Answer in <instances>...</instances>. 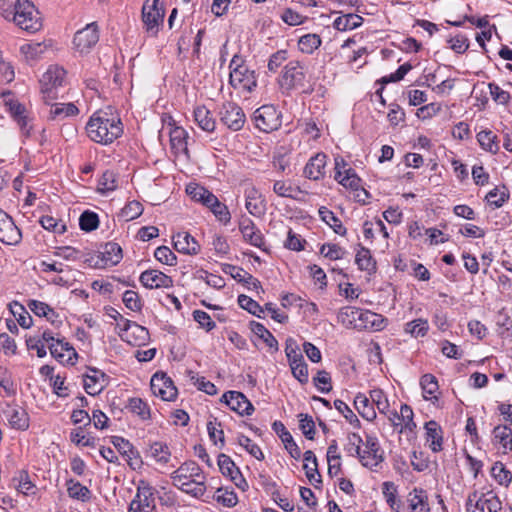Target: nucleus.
I'll return each instance as SVG.
<instances>
[{"label": "nucleus", "instance_id": "14", "mask_svg": "<svg viewBox=\"0 0 512 512\" xmlns=\"http://www.w3.org/2000/svg\"><path fill=\"white\" fill-rule=\"evenodd\" d=\"M219 114L221 122L233 131L240 130L245 123L242 108L233 102L224 103Z\"/></svg>", "mask_w": 512, "mask_h": 512}, {"label": "nucleus", "instance_id": "35", "mask_svg": "<svg viewBox=\"0 0 512 512\" xmlns=\"http://www.w3.org/2000/svg\"><path fill=\"white\" fill-rule=\"evenodd\" d=\"M420 385L423 390L424 398L429 400H438L435 395L439 389L438 381L432 374H424L420 379Z\"/></svg>", "mask_w": 512, "mask_h": 512}, {"label": "nucleus", "instance_id": "64", "mask_svg": "<svg viewBox=\"0 0 512 512\" xmlns=\"http://www.w3.org/2000/svg\"><path fill=\"white\" fill-rule=\"evenodd\" d=\"M483 501L488 512H500L502 510L500 499L492 491L483 493Z\"/></svg>", "mask_w": 512, "mask_h": 512}, {"label": "nucleus", "instance_id": "49", "mask_svg": "<svg viewBox=\"0 0 512 512\" xmlns=\"http://www.w3.org/2000/svg\"><path fill=\"white\" fill-rule=\"evenodd\" d=\"M206 479H202L201 481L198 480H191V481H185V484L183 486H176L178 489L182 490L183 492L190 494L193 497L199 498L202 497L206 491L205 486Z\"/></svg>", "mask_w": 512, "mask_h": 512}, {"label": "nucleus", "instance_id": "38", "mask_svg": "<svg viewBox=\"0 0 512 512\" xmlns=\"http://www.w3.org/2000/svg\"><path fill=\"white\" fill-rule=\"evenodd\" d=\"M79 113L78 108L73 103H59L52 105L50 109L51 119H64L66 117L76 116Z\"/></svg>", "mask_w": 512, "mask_h": 512}, {"label": "nucleus", "instance_id": "33", "mask_svg": "<svg viewBox=\"0 0 512 512\" xmlns=\"http://www.w3.org/2000/svg\"><path fill=\"white\" fill-rule=\"evenodd\" d=\"M252 332L274 351L278 350V342L272 333L261 323L252 321L250 323Z\"/></svg>", "mask_w": 512, "mask_h": 512}, {"label": "nucleus", "instance_id": "57", "mask_svg": "<svg viewBox=\"0 0 512 512\" xmlns=\"http://www.w3.org/2000/svg\"><path fill=\"white\" fill-rule=\"evenodd\" d=\"M238 443L242 446L250 455L258 460L264 459V454L260 447L254 443L249 437L240 435L238 437Z\"/></svg>", "mask_w": 512, "mask_h": 512}, {"label": "nucleus", "instance_id": "29", "mask_svg": "<svg viewBox=\"0 0 512 512\" xmlns=\"http://www.w3.org/2000/svg\"><path fill=\"white\" fill-rule=\"evenodd\" d=\"M426 430V442L429 443V447L433 452H439L442 450V429L436 421H429L425 424Z\"/></svg>", "mask_w": 512, "mask_h": 512}, {"label": "nucleus", "instance_id": "5", "mask_svg": "<svg viewBox=\"0 0 512 512\" xmlns=\"http://www.w3.org/2000/svg\"><path fill=\"white\" fill-rule=\"evenodd\" d=\"M66 70L59 65H51L40 79L43 99L48 102L57 98V89L63 86L66 79Z\"/></svg>", "mask_w": 512, "mask_h": 512}, {"label": "nucleus", "instance_id": "32", "mask_svg": "<svg viewBox=\"0 0 512 512\" xmlns=\"http://www.w3.org/2000/svg\"><path fill=\"white\" fill-rule=\"evenodd\" d=\"M354 406L358 413L367 421H373L376 418L374 406L364 394H357L354 399Z\"/></svg>", "mask_w": 512, "mask_h": 512}, {"label": "nucleus", "instance_id": "43", "mask_svg": "<svg viewBox=\"0 0 512 512\" xmlns=\"http://www.w3.org/2000/svg\"><path fill=\"white\" fill-rule=\"evenodd\" d=\"M11 313L16 317L17 322L23 328H30L32 325V317L25 310L24 306L16 301L9 304Z\"/></svg>", "mask_w": 512, "mask_h": 512}, {"label": "nucleus", "instance_id": "37", "mask_svg": "<svg viewBox=\"0 0 512 512\" xmlns=\"http://www.w3.org/2000/svg\"><path fill=\"white\" fill-rule=\"evenodd\" d=\"M0 388L4 391L6 397H14L17 394V386L12 373L6 367H0Z\"/></svg>", "mask_w": 512, "mask_h": 512}, {"label": "nucleus", "instance_id": "50", "mask_svg": "<svg viewBox=\"0 0 512 512\" xmlns=\"http://www.w3.org/2000/svg\"><path fill=\"white\" fill-rule=\"evenodd\" d=\"M143 212V206L139 201L133 200L122 208L119 217L128 222L139 217Z\"/></svg>", "mask_w": 512, "mask_h": 512}, {"label": "nucleus", "instance_id": "16", "mask_svg": "<svg viewBox=\"0 0 512 512\" xmlns=\"http://www.w3.org/2000/svg\"><path fill=\"white\" fill-rule=\"evenodd\" d=\"M21 238L20 229L14 224L12 218L0 210V241L7 245H16Z\"/></svg>", "mask_w": 512, "mask_h": 512}, {"label": "nucleus", "instance_id": "54", "mask_svg": "<svg viewBox=\"0 0 512 512\" xmlns=\"http://www.w3.org/2000/svg\"><path fill=\"white\" fill-rule=\"evenodd\" d=\"M492 476L500 485L507 486L512 480V474L501 462H496L491 469Z\"/></svg>", "mask_w": 512, "mask_h": 512}, {"label": "nucleus", "instance_id": "60", "mask_svg": "<svg viewBox=\"0 0 512 512\" xmlns=\"http://www.w3.org/2000/svg\"><path fill=\"white\" fill-rule=\"evenodd\" d=\"M299 417V427L302 433L307 439L313 440L315 436V424L312 417L307 414H300Z\"/></svg>", "mask_w": 512, "mask_h": 512}, {"label": "nucleus", "instance_id": "56", "mask_svg": "<svg viewBox=\"0 0 512 512\" xmlns=\"http://www.w3.org/2000/svg\"><path fill=\"white\" fill-rule=\"evenodd\" d=\"M80 228L84 231L90 232L97 229L99 225L98 215L91 211H85L79 218Z\"/></svg>", "mask_w": 512, "mask_h": 512}, {"label": "nucleus", "instance_id": "30", "mask_svg": "<svg viewBox=\"0 0 512 512\" xmlns=\"http://www.w3.org/2000/svg\"><path fill=\"white\" fill-rule=\"evenodd\" d=\"M194 120L196 124L206 132H213L216 127V121L211 112L205 106H198L194 109Z\"/></svg>", "mask_w": 512, "mask_h": 512}, {"label": "nucleus", "instance_id": "63", "mask_svg": "<svg viewBox=\"0 0 512 512\" xmlns=\"http://www.w3.org/2000/svg\"><path fill=\"white\" fill-rule=\"evenodd\" d=\"M320 253L330 260H338L343 258L345 251L337 244H323Z\"/></svg>", "mask_w": 512, "mask_h": 512}, {"label": "nucleus", "instance_id": "46", "mask_svg": "<svg viewBox=\"0 0 512 512\" xmlns=\"http://www.w3.org/2000/svg\"><path fill=\"white\" fill-rule=\"evenodd\" d=\"M509 198V192L505 186L494 188L485 197L487 202L495 208H500Z\"/></svg>", "mask_w": 512, "mask_h": 512}, {"label": "nucleus", "instance_id": "7", "mask_svg": "<svg viewBox=\"0 0 512 512\" xmlns=\"http://www.w3.org/2000/svg\"><path fill=\"white\" fill-rule=\"evenodd\" d=\"M165 10L161 0L148 1L142 7V21L150 36H157L164 21Z\"/></svg>", "mask_w": 512, "mask_h": 512}, {"label": "nucleus", "instance_id": "39", "mask_svg": "<svg viewBox=\"0 0 512 512\" xmlns=\"http://www.w3.org/2000/svg\"><path fill=\"white\" fill-rule=\"evenodd\" d=\"M319 215L321 219L329 225L333 231L341 236H344L347 232L346 228L342 225L340 219H338L335 214L327 209L326 207H321L319 209Z\"/></svg>", "mask_w": 512, "mask_h": 512}, {"label": "nucleus", "instance_id": "23", "mask_svg": "<svg viewBox=\"0 0 512 512\" xmlns=\"http://www.w3.org/2000/svg\"><path fill=\"white\" fill-rule=\"evenodd\" d=\"M51 355L61 363L67 362L74 364L73 359L77 358L75 349L68 342L57 339L49 345Z\"/></svg>", "mask_w": 512, "mask_h": 512}, {"label": "nucleus", "instance_id": "24", "mask_svg": "<svg viewBox=\"0 0 512 512\" xmlns=\"http://www.w3.org/2000/svg\"><path fill=\"white\" fill-rule=\"evenodd\" d=\"M243 238L251 245L264 249V237L259 229L256 228L253 221L249 218H244L239 225Z\"/></svg>", "mask_w": 512, "mask_h": 512}, {"label": "nucleus", "instance_id": "34", "mask_svg": "<svg viewBox=\"0 0 512 512\" xmlns=\"http://www.w3.org/2000/svg\"><path fill=\"white\" fill-rule=\"evenodd\" d=\"M494 440L502 445L503 452L512 450V430L508 426L498 425L493 430Z\"/></svg>", "mask_w": 512, "mask_h": 512}, {"label": "nucleus", "instance_id": "8", "mask_svg": "<svg viewBox=\"0 0 512 512\" xmlns=\"http://www.w3.org/2000/svg\"><path fill=\"white\" fill-rule=\"evenodd\" d=\"M122 249L115 242H108L98 254L90 256L86 261L94 268H106L117 265L122 259Z\"/></svg>", "mask_w": 512, "mask_h": 512}, {"label": "nucleus", "instance_id": "59", "mask_svg": "<svg viewBox=\"0 0 512 512\" xmlns=\"http://www.w3.org/2000/svg\"><path fill=\"white\" fill-rule=\"evenodd\" d=\"M155 258L166 265L174 266L177 264L176 255L167 246H160L154 252Z\"/></svg>", "mask_w": 512, "mask_h": 512}, {"label": "nucleus", "instance_id": "62", "mask_svg": "<svg viewBox=\"0 0 512 512\" xmlns=\"http://www.w3.org/2000/svg\"><path fill=\"white\" fill-rule=\"evenodd\" d=\"M313 382L323 393H328L332 390L331 377L325 370L318 371L317 375L313 378Z\"/></svg>", "mask_w": 512, "mask_h": 512}, {"label": "nucleus", "instance_id": "31", "mask_svg": "<svg viewBox=\"0 0 512 512\" xmlns=\"http://www.w3.org/2000/svg\"><path fill=\"white\" fill-rule=\"evenodd\" d=\"M355 263L360 270L366 271L368 274L376 272V261L373 259L370 250L365 247H361L357 251Z\"/></svg>", "mask_w": 512, "mask_h": 512}, {"label": "nucleus", "instance_id": "15", "mask_svg": "<svg viewBox=\"0 0 512 512\" xmlns=\"http://www.w3.org/2000/svg\"><path fill=\"white\" fill-rule=\"evenodd\" d=\"M361 454V464L370 469L377 467L384 459L378 440L373 436H366L365 449L361 450Z\"/></svg>", "mask_w": 512, "mask_h": 512}, {"label": "nucleus", "instance_id": "51", "mask_svg": "<svg viewBox=\"0 0 512 512\" xmlns=\"http://www.w3.org/2000/svg\"><path fill=\"white\" fill-rule=\"evenodd\" d=\"M6 105L8 106L9 112L11 113L12 117L18 122L21 129L25 131L27 127L26 117L24 115L25 107L18 101L14 100L6 102Z\"/></svg>", "mask_w": 512, "mask_h": 512}, {"label": "nucleus", "instance_id": "22", "mask_svg": "<svg viewBox=\"0 0 512 512\" xmlns=\"http://www.w3.org/2000/svg\"><path fill=\"white\" fill-rule=\"evenodd\" d=\"M343 159H335V179L346 188L358 191L360 188L361 179L357 176L355 171L351 168L345 170V175L342 176L341 168L345 167Z\"/></svg>", "mask_w": 512, "mask_h": 512}, {"label": "nucleus", "instance_id": "9", "mask_svg": "<svg viewBox=\"0 0 512 512\" xmlns=\"http://www.w3.org/2000/svg\"><path fill=\"white\" fill-rule=\"evenodd\" d=\"M154 488L148 482H139L137 493L129 506V512H154Z\"/></svg>", "mask_w": 512, "mask_h": 512}, {"label": "nucleus", "instance_id": "36", "mask_svg": "<svg viewBox=\"0 0 512 512\" xmlns=\"http://www.w3.org/2000/svg\"><path fill=\"white\" fill-rule=\"evenodd\" d=\"M413 495L410 494L409 507L411 512H430L427 496L422 489H414Z\"/></svg>", "mask_w": 512, "mask_h": 512}, {"label": "nucleus", "instance_id": "3", "mask_svg": "<svg viewBox=\"0 0 512 512\" xmlns=\"http://www.w3.org/2000/svg\"><path fill=\"white\" fill-rule=\"evenodd\" d=\"M338 321L348 329L380 331L385 327V319L370 310L347 306L340 309Z\"/></svg>", "mask_w": 512, "mask_h": 512}, {"label": "nucleus", "instance_id": "21", "mask_svg": "<svg viewBox=\"0 0 512 512\" xmlns=\"http://www.w3.org/2000/svg\"><path fill=\"white\" fill-rule=\"evenodd\" d=\"M218 466L221 473L229 477L231 481L239 488L244 489L243 485L247 486L245 479L242 477L241 472L232 459L226 454H220L218 456Z\"/></svg>", "mask_w": 512, "mask_h": 512}, {"label": "nucleus", "instance_id": "45", "mask_svg": "<svg viewBox=\"0 0 512 512\" xmlns=\"http://www.w3.org/2000/svg\"><path fill=\"white\" fill-rule=\"evenodd\" d=\"M150 455L156 462L167 464L170 460L171 452L165 443L154 442L150 446Z\"/></svg>", "mask_w": 512, "mask_h": 512}, {"label": "nucleus", "instance_id": "13", "mask_svg": "<svg viewBox=\"0 0 512 512\" xmlns=\"http://www.w3.org/2000/svg\"><path fill=\"white\" fill-rule=\"evenodd\" d=\"M174 486H183L185 481L206 479L202 469L195 461H186L171 474Z\"/></svg>", "mask_w": 512, "mask_h": 512}, {"label": "nucleus", "instance_id": "1", "mask_svg": "<svg viewBox=\"0 0 512 512\" xmlns=\"http://www.w3.org/2000/svg\"><path fill=\"white\" fill-rule=\"evenodd\" d=\"M0 16L28 32H36L42 26L39 12L29 0H0Z\"/></svg>", "mask_w": 512, "mask_h": 512}, {"label": "nucleus", "instance_id": "40", "mask_svg": "<svg viewBox=\"0 0 512 512\" xmlns=\"http://www.w3.org/2000/svg\"><path fill=\"white\" fill-rule=\"evenodd\" d=\"M382 492L390 508L395 512H400L402 503L400 500H397V488L395 484L389 481L384 482Z\"/></svg>", "mask_w": 512, "mask_h": 512}, {"label": "nucleus", "instance_id": "52", "mask_svg": "<svg viewBox=\"0 0 512 512\" xmlns=\"http://www.w3.org/2000/svg\"><path fill=\"white\" fill-rule=\"evenodd\" d=\"M238 304L241 308L247 310L249 313L261 318V314L264 312V308L261 307L255 300L247 295L238 296Z\"/></svg>", "mask_w": 512, "mask_h": 512}, {"label": "nucleus", "instance_id": "4", "mask_svg": "<svg viewBox=\"0 0 512 512\" xmlns=\"http://www.w3.org/2000/svg\"><path fill=\"white\" fill-rule=\"evenodd\" d=\"M229 67V82L235 89L251 92L256 87L254 71L243 64L242 58L234 56Z\"/></svg>", "mask_w": 512, "mask_h": 512}, {"label": "nucleus", "instance_id": "17", "mask_svg": "<svg viewBox=\"0 0 512 512\" xmlns=\"http://www.w3.org/2000/svg\"><path fill=\"white\" fill-rule=\"evenodd\" d=\"M2 411L12 428L22 431L29 428V415L19 405L6 403Z\"/></svg>", "mask_w": 512, "mask_h": 512}, {"label": "nucleus", "instance_id": "41", "mask_svg": "<svg viewBox=\"0 0 512 512\" xmlns=\"http://www.w3.org/2000/svg\"><path fill=\"white\" fill-rule=\"evenodd\" d=\"M363 18L356 14H347L334 21V28L339 31L352 30L361 25Z\"/></svg>", "mask_w": 512, "mask_h": 512}, {"label": "nucleus", "instance_id": "20", "mask_svg": "<svg viewBox=\"0 0 512 512\" xmlns=\"http://www.w3.org/2000/svg\"><path fill=\"white\" fill-rule=\"evenodd\" d=\"M113 444L116 449L126 457L128 465L133 469H140L143 462L138 453L133 447V445L126 439L122 437H114Z\"/></svg>", "mask_w": 512, "mask_h": 512}, {"label": "nucleus", "instance_id": "25", "mask_svg": "<svg viewBox=\"0 0 512 512\" xmlns=\"http://www.w3.org/2000/svg\"><path fill=\"white\" fill-rule=\"evenodd\" d=\"M174 248L183 254L196 255L200 245L188 232H179L173 236Z\"/></svg>", "mask_w": 512, "mask_h": 512}, {"label": "nucleus", "instance_id": "12", "mask_svg": "<svg viewBox=\"0 0 512 512\" xmlns=\"http://www.w3.org/2000/svg\"><path fill=\"white\" fill-rule=\"evenodd\" d=\"M152 393L164 401H172L177 396V388L165 373H155L150 382Z\"/></svg>", "mask_w": 512, "mask_h": 512}, {"label": "nucleus", "instance_id": "19", "mask_svg": "<svg viewBox=\"0 0 512 512\" xmlns=\"http://www.w3.org/2000/svg\"><path fill=\"white\" fill-rule=\"evenodd\" d=\"M222 401L226 403L231 410L240 415H250L254 407L246 396L238 391H228L223 394Z\"/></svg>", "mask_w": 512, "mask_h": 512}, {"label": "nucleus", "instance_id": "2", "mask_svg": "<svg viewBox=\"0 0 512 512\" xmlns=\"http://www.w3.org/2000/svg\"><path fill=\"white\" fill-rule=\"evenodd\" d=\"M86 131L92 141L108 145L122 135L123 127L118 117H109L107 112L98 111L90 117Z\"/></svg>", "mask_w": 512, "mask_h": 512}, {"label": "nucleus", "instance_id": "26", "mask_svg": "<svg viewBox=\"0 0 512 512\" xmlns=\"http://www.w3.org/2000/svg\"><path fill=\"white\" fill-rule=\"evenodd\" d=\"M326 155L324 153H317L310 158L304 168V175L311 180H320L325 175Z\"/></svg>", "mask_w": 512, "mask_h": 512}, {"label": "nucleus", "instance_id": "11", "mask_svg": "<svg viewBox=\"0 0 512 512\" xmlns=\"http://www.w3.org/2000/svg\"><path fill=\"white\" fill-rule=\"evenodd\" d=\"M99 41L98 26L95 22L87 24L86 27L77 31L74 35V49L80 54L89 53Z\"/></svg>", "mask_w": 512, "mask_h": 512}, {"label": "nucleus", "instance_id": "10", "mask_svg": "<svg viewBox=\"0 0 512 512\" xmlns=\"http://www.w3.org/2000/svg\"><path fill=\"white\" fill-rule=\"evenodd\" d=\"M253 119L255 126L263 132H272L281 125L280 113L273 105H263L258 108L254 114Z\"/></svg>", "mask_w": 512, "mask_h": 512}, {"label": "nucleus", "instance_id": "42", "mask_svg": "<svg viewBox=\"0 0 512 512\" xmlns=\"http://www.w3.org/2000/svg\"><path fill=\"white\" fill-rule=\"evenodd\" d=\"M127 408L129 411L137 415L141 420H149L151 418L150 408L141 398H130Z\"/></svg>", "mask_w": 512, "mask_h": 512}, {"label": "nucleus", "instance_id": "58", "mask_svg": "<svg viewBox=\"0 0 512 512\" xmlns=\"http://www.w3.org/2000/svg\"><path fill=\"white\" fill-rule=\"evenodd\" d=\"M215 500L225 507H234L238 503V497L234 491H227L222 488L217 489Z\"/></svg>", "mask_w": 512, "mask_h": 512}, {"label": "nucleus", "instance_id": "44", "mask_svg": "<svg viewBox=\"0 0 512 512\" xmlns=\"http://www.w3.org/2000/svg\"><path fill=\"white\" fill-rule=\"evenodd\" d=\"M477 140L481 147L489 152L496 153L499 150L497 136L490 130H483L477 134Z\"/></svg>", "mask_w": 512, "mask_h": 512}, {"label": "nucleus", "instance_id": "48", "mask_svg": "<svg viewBox=\"0 0 512 512\" xmlns=\"http://www.w3.org/2000/svg\"><path fill=\"white\" fill-rule=\"evenodd\" d=\"M117 188V180L114 172L105 171L98 181L97 191L101 194H107Z\"/></svg>", "mask_w": 512, "mask_h": 512}, {"label": "nucleus", "instance_id": "28", "mask_svg": "<svg viewBox=\"0 0 512 512\" xmlns=\"http://www.w3.org/2000/svg\"><path fill=\"white\" fill-rule=\"evenodd\" d=\"M305 464L303 468L305 470L306 477L316 488L318 484L322 483L321 475L318 471V464L315 454L311 450H307L303 454Z\"/></svg>", "mask_w": 512, "mask_h": 512}, {"label": "nucleus", "instance_id": "47", "mask_svg": "<svg viewBox=\"0 0 512 512\" xmlns=\"http://www.w3.org/2000/svg\"><path fill=\"white\" fill-rule=\"evenodd\" d=\"M321 45V38L317 34H306L300 37L298 47L301 52L306 54L313 53Z\"/></svg>", "mask_w": 512, "mask_h": 512}, {"label": "nucleus", "instance_id": "18", "mask_svg": "<svg viewBox=\"0 0 512 512\" xmlns=\"http://www.w3.org/2000/svg\"><path fill=\"white\" fill-rule=\"evenodd\" d=\"M139 281L148 289L170 288L173 286V280L170 276L155 269L142 272Z\"/></svg>", "mask_w": 512, "mask_h": 512}, {"label": "nucleus", "instance_id": "61", "mask_svg": "<svg viewBox=\"0 0 512 512\" xmlns=\"http://www.w3.org/2000/svg\"><path fill=\"white\" fill-rule=\"evenodd\" d=\"M347 440H348V444L345 447V450L348 452V454L350 456H357L360 459V457L362 455L361 454V450H362L361 443L363 442L362 438L356 433H351L348 435Z\"/></svg>", "mask_w": 512, "mask_h": 512}, {"label": "nucleus", "instance_id": "27", "mask_svg": "<svg viewBox=\"0 0 512 512\" xmlns=\"http://www.w3.org/2000/svg\"><path fill=\"white\" fill-rule=\"evenodd\" d=\"M91 375H86L84 379V389L89 395H97L101 393V391L107 385V376L105 373L91 368Z\"/></svg>", "mask_w": 512, "mask_h": 512}, {"label": "nucleus", "instance_id": "6", "mask_svg": "<svg viewBox=\"0 0 512 512\" xmlns=\"http://www.w3.org/2000/svg\"><path fill=\"white\" fill-rule=\"evenodd\" d=\"M306 79L305 66L298 60L289 61L283 68L279 78V85L283 92L303 87Z\"/></svg>", "mask_w": 512, "mask_h": 512}, {"label": "nucleus", "instance_id": "53", "mask_svg": "<svg viewBox=\"0 0 512 512\" xmlns=\"http://www.w3.org/2000/svg\"><path fill=\"white\" fill-rule=\"evenodd\" d=\"M429 325L427 320L416 319L406 324L405 331L410 333L413 337H423L427 334Z\"/></svg>", "mask_w": 512, "mask_h": 512}, {"label": "nucleus", "instance_id": "55", "mask_svg": "<svg viewBox=\"0 0 512 512\" xmlns=\"http://www.w3.org/2000/svg\"><path fill=\"white\" fill-rule=\"evenodd\" d=\"M370 398L372 404L375 405L378 411L382 414L389 412V402L385 393L381 389H373L370 391Z\"/></svg>", "mask_w": 512, "mask_h": 512}]
</instances>
